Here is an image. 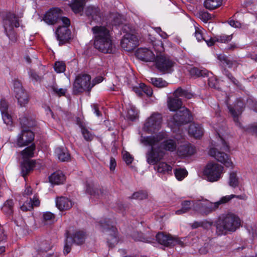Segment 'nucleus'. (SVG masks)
Masks as SVG:
<instances>
[{
  "label": "nucleus",
  "mask_w": 257,
  "mask_h": 257,
  "mask_svg": "<svg viewBox=\"0 0 257 257\" xmlns=\"http://www.w3.org/2000/svg\"><path fill=\"white\" fill-rule=\"evenodd\" d=\"M91 30L94 34V48L103 53H112L114 45L112 43L110 30L103 26H96Z\"/></svg>",
  "instance_id": "obj_1"
},
{
  "label": "nucleus",
  "mask_w": 257,
  "mask_h": 257,
  "mask_svg": "<svg viewBox=\"0 0 257 257\" xmlns=\"http://www.w3.org/2000/svg\"><path fill=\"white\" fill-rule=\"evenodd\" d=\"M167 137V133L165 132H160L157 135L153 136L143 137L141 136L140 142L145 146H149L151 147L150 151L147 154V161L150 165H155L160 160H161L164 155L163 151L160 150L158 145L160 142Z\"/></svg>",
  "instance_id": "obj_2"
},
{
  "label": "nucleus",
  "mask_w": 257,
  "mask_h": 257,
  "mask_svg": "<svg viewBox=\"0 0 257 257\" xmlns=\"http://www.w3.org/2000/svg\"><path fill=\"white\" fill-rule=\"evenodd\" d=\"M229 147L225 141L220 138V143L217 144L215 147L211 148L208 152L209 155L214 158L217 161L224 164L228 168L233 167V164L229 156L225 152H229Z\"/></svg>",
  "instance_id": "obj_3"
},
{
  "label": "nucleus",
  "mask_w": 257,
  "mask_h": 257,
  "mask_svg": "<svg viewBox=\"0 0 257 257\" xmlns=\"http://www.w3.org/2000/svg\"><path fill=\"white\" fill-rule=\"evenodd\" d=\"M240 225V221L238 217L233 214H227L218 221L216 225L217 232L219 235H221L227 231H235Z\"/></svg>",
  "instance_id": "obj_4"
},
{
  "label": "nucleus",
  "mask_w": 257,
  "mask_h": 257,
  "mask_svg": "<svg viewBox=\"0 0 257 257\" xmlns=\"http://www.w3.org/2000/svg\"><path fill=\"white\" fill-rule=\"evenodd\" d=\"M99 225L102 231L105 234L107 242L109 247H113L118 242V232L116 227L110 224V220L106 219L101 220Z\"/></svg>",
  "instance_id": "obj_5"
},
{
  "label": "nucleus",
  "mask_w": 257,
  "mask_h": 257,
  "mask_svg": "<svg viewBox=\"0 0 257 257\" xmlns=\"http://www.w3.org/2000/svg\"><path fill=\"white\" fill-rule=\"evenodd\" d=\"M19 26V19L15 14L11 13L7 14L4 19V27L6 35L13 42L17 40V34L14 28H18Z\"/></svg>",
  "instance_id": "obj_6"
},
{
  "label": "nucleus",
  "mask_w": 257,
  "mask_h": 257,
  "mask_svg": "<svg viewBox=\"0 0 257 257\" xmlns=\"http://www.w3.org/2000/svg\"><path fill=\"white\" fill-rule=\"evenodd\" d=\"M93 87L91 83V77L87 74L78 75L73 83V93L77 94L84 91H90Z\"/></svg>",
  "instance_id": "obj_7"
},
{
  "label": "nucleus",
  "mask_w": 257,
  "mask_h": 257,
  "mask_svg": "<svg viewBox=\"0 0 257 257\" xmlns=\"http://www.w3.org/2000/svg\"><path fill=\"white\" fill-rule=\"evenodd\" d=\"M223 170V166L212 162L208 163L205 166L203 171V175L208 181L216 182L221 178Z\"/></svg>",
  "instance_id": "obj_8"
},
{
  "label": "nucleus",
  "mask_w": 257,
  "mask_h": 257,
  "mask_svg": "<svg viewBox=\"0 0 257 257\" xmlns=\"http://www.w3.org/2000/svg\"><path fill=\"white\" fill-rule=\"evenodd\" d=\"M191 119L192 115L189 110L183 106L177 111L174 116L168 120V123L170 127H173L189 122Z\"/></svg>",
  "instance_id": "obj_9"
},
{
  "label": "nucleus",
  "mask_w": 257,
  "mask_h": 257,
  "mask_svg": "<svg viewBox=\"0 0 257 257\" xmlns=\"http://www.w3.org/2000/svg\"><path fill=\"white\" fill-rule=\"evenodd\" d=\"M162 116L158 112H154L145 121L143 130L148 133H153L158 131L161 127Z\"/></svg>",
  "instance_id": "obj_10"
},
{
  "label": "nucleus",
  "mask_w": 257,
  "mask_h": 257,
  "mask_svg": "<svg viewBox=\"0 0 257 257\" xmlns=\"http://www.w3.org/2000/svg\"><path fill=\"white\" fill-rule=\"evenodd\" d=\"M62 22L64 26H59L55 32V35L60 45L67 42L70 39L71 36V31L68 29L70 25V20L68 18L63 17Z\"/></svg>",
  "instance_id": "obj_11"
},
{
  "label": "nucleus",
  "mask_w": 257,
  "mask_h": 257,
  "mask_svg": "<svg viewBox=\"0 0 257 257\" xmlns=\"http://www.w3.org/2000/svg\"><path fill=\"white\" fill-rule=\"evenodd\" d=\"M86 237V233L82 230L75 231L71 237L66 236V239L64 246V254H68L71 249V245L74 242L78 245L83 243Z\"/></svg>",
  "instance_id": "obj_12"
},
{
  "label": "nucleus",
  "mask_w": 257,
  "mask_h": 257,
  "mask_svg": "<svg viewBox=\"0 0 257 257\" xmlns=\"http://www.w3.org/2000/svg\"><path fill=\"white\" fill-rule=\"evenodd\" d=\"M155 59L156 68L163 73H171L173 70L175 63L168 57L160 55L157 56Z\"/></svg>",
  "instance_id": "obj_13"
},
{
  "label": "nucleus",
  "mask_w": 257,
  "mask_h": 257,
  "mask_svg": "<svg viewBox=\"0 0 257 257\" xmlns=\"http://www.w3.org/2000/svg\"><path fill=\"white\" fill-rule=\"evenodd\" d=\"M34 139V133L28 130L23 128L18 135L16 143L18 147H23L28 146Z\"/></svg>",
  "instance_id": "obj_14"
},
{
  "label": "nucleus",
  "mask_w": 257,
  "mask_h": 257,
  "mask_svg": "<svg viewBox=\"0 0 257 257\" xmlns=\"http://www.w3.org/2000/svg\"><path fill=\"white\" fill-rule=\"evenodd\" d=\"M62 11L58 8H54L47 12L43 20L47 24L53 25L59 20H62Z\"/></svg>",
  "instance_id": "obj_15"
},
{
  "label": "nucleus",
  "mask_w": 257,
  "mask_h": 257,
  "mask_svg": "<svg viewBox=\"0 0 257 257\" xmlns=\"http://www.w3.org/2000/svg\"><path fill=\"white\" fill-rule=\"evenodd\" d=\"M138 39L137 37L131 34H125L121 41L122 48L127 51L133 50L138 45Z\"/></svg>",
  "instance_id": "obj_16"
},
{
  "label": "nucleus",
  "mask_w": 257,
  "mask_h": 257,
  "mask_svg": "<svg viewBox=\"0 0 257 257\" xmlns=\"http://www.w3.org/2000/svg\"><path fill=\"white\" fill-rule=\"evenodd\" d=\"M198 203L196 211L202 214L207 215L215 210L218 207V203H212L206 199L203 200V202L197 201Z\"/></svg>",
  "instance_id": "obj_17"
},
{
  "label": "nucleus",
  "mask_w": 257,
  "mask_h": 257,
  "mask_svg": "<svg viewBox=\"0 0 257 257\" xmlns=\"http://www.w3.org/2000/svg\"><path fill=\"white\" fill-rule=\"evenodd\" d=\"M18 84L19 87H16L15 88L16 97L18 100L19 104L21 106H25L29 101V96L22 87L21 83H18Z\"/></svg>",
  "instance_id": "obj_18"
},
{
  "label": "nucleus",
  "mask_w": 257,
  "mask_h": 257,
  "mask_svg": "<svg viewBox=\"0 0 257 257\" xmlns=\"http://www.w3.org/2000/svg\"><path fill=\"white\" fill-rule=\"evenodd\" d=\"M136 55L139 59L144 61L151 62L155 59V55L153 52L146 48L138 49Z\"/></svg>",
  "instance_id": "obj_19"
},
{
  "label": "nucleus",
  "mask_w": 257,
  "mask_h": 257,
  "mask_svg": "<svg viewBox=\"0 0 257 257\" xmlns=\"http://www.w3.org/2000/svg\"><path fill=\"white\" fill-rule=\"evenodd\" d=\"M167 137L168 135L167 134V137L160 142L159 144L158 145V147L159 149H160V150L162 151L173 152L176 150L177 147L176 142L173 139H167Z\"/></svg>",
  "instance_id": "obj_20"
},
{
  "label": "nucleus",
  "mask_w": 257,
  "mask_h": 257,
  "mask_svg": "<svg viewBox=\"0 0 257 257\" xmlns=\"http://www.w3.org/2000/svg\"><path fill=\"white\" fill-rule=\"evenodd\" d=\"M228 108L230 113L231 114L233 117L234 121L236 123L240 124L238 122V116L242 113L243 110V102L240 100H239L233 107L230 105L228 106Z\"/></svg>",
  "instance_id": "obj_21"
},
{
  "label": "nucleus",
  "mask_w": 257,
  "mask_h": 257,
  "mask_svg": "<svg viewBox=\"0 0 257 257\" xmlns=\"http://www.w3.org/2000/svg\"><path fill=\"white\" fill-rule=\"evenodd\" d=\"M156 238L158 243L167 247L172 246V244L175 241L173 236L163 232H159L157 234Z\"/></svg>",
  "instance_id": "obj_22"
},
{
  "label": "nucleus",
  "mask_w": 257,
  "mask_h": 257,
  "mask_svg": "<svg viewBox=\"0 0 257 257\" xmlns=\"http://www.w3.org/2000/svg\"><path fill=\"white\" fill-rule=\"evenodd\" d=\"M198 205L199 204L193 201H184L181 203L182 208L180 209L176 210L175 213L176 214L180 215L182 213H186L191 209L196 211Z\"/></svg>",
  "instance_id": "obj_23"
},
{
  "label": "nucleus",
  "mask_w": 257,
  "mask_h": 257,
  "mask_svg": "<svg viewBox=\"0 0 257 257\" xmlns=\"http://www.w3.org/2000/svg\"><path fill=\"white\" fill-rule=\"evenodd\" d=\"M85 15L94 21H99L101 19V15L98 8L94 6H88L85 10Z\"/></svg>",
  "instance_id": "obj_24"
},
{
  "label": "nucleus",
  "mask_w": 257,
  "mask_h": 257,
  "mask_svg": "<svg viewBox=\"0 0 257 257\" xmlns=\"http://www.w3.org/2000/svg\"><path fill=\"white\" fill-rule=\"evenodd\" d=\"M56 204L60 210H68L72 206L71 201L64 197L57 198L56 200Z\"/></svg>",
  "instance_id": "obj_25"
},
{
  "label": "nucleus",
  "mask_w": 257,
  "mask_h": 257,
  "mask_svg": "<svg viewBox=\"0 0 257 257\" xmlns=\"http://www.w3.org/2000/svg\"><path fill=\"white\" fill-rule=\"evenodd\" d=\"M36 167V161L24 160L21 164V173L23 177H25Z\"/></svg>",
  "instance_id": "obj_26"
},
{
  "label": "nucleus",
  "mask_w": 257,
  "mask_h": 257,
  "mask_svg": "<svg viewBox=\"0 0 257 257\" xmlns=\"http://www.w3.org/2000/svg\"><path fill=\"white\" fill-rule=\"evenodd\" d=\"M182 102L180 98L169 97L167 100V106L170 111H176L181 109Z\"/></svg>",
  "instance_id": "obj_27"
},
{
  "label": "nucleus",
  "mask_w": 257,
  "mask_h": 257,
  "mask_svg": "<svg viewBox=\"0 0 257 257\" xmlns=\"http://www.w3.org/2000/svg\"><path fill=\"white\" fill-rule=\"evenodd\" d=\"M188 133L190 136H193L195 138H199L203 135L202 128L198 124L192 123L189 125Z\"/></svg>",
  "instance_id": "obj_28"
},
{
  "label": "nucleus",
  "mask_w": 257,
  "mask_h": 257,
  "mask_svg": "<svg viewBox=\"0 0 257 257\" xmlns=\"http://www.w3.org/2000/svg\"><path fill=\"white\" fill-rule=\"evenodd\" d=\"M133 238L136 241H142L144 242L150 243L154 240V235H147L145 236L143 233L135 231L133 233Z\"/></svg>",
  "instance_id": "obj_29"
},
{
  "label": "nucleus",
  "mask_w": 257,
  "mask_h": 257,
  "mask_svg": "<svg viewBox=\"0 0 257 257\" xmlns=\"http://www.w3.org/2000/svg\"><path fill=\"white\" fill-rule=\"evenodd\" d=\"M55 153L58 158L62 162L68 161L70 159V155L66 148H57Z\"/></svg>",
  "instance_id": "obj_30"
},
{
  "label": "nucleus",
  "mask_w": 257,
  "mask_h": 257,
  "mask_svg": "<svg viewBox=\"0 0 257 257\" xmlns=\"http://www.w3.org/2000/svg\"><path fill=\"white\" fill-rule=\"evenodd\" d=\"M65 180V176L61 171L54 172L49 177L50 182L52 184H59L62 183Z\"/></svg>",
  "instance_id": "obj_31"
},
{
  "label": "nucleus",
  "mask_w": 257,
  "mask_h": 257,
  "mask_svg": "<svg viewBox=\"0 0 257 257\" xmlns=\"http://www.w3.org/2000/svg\"><path fill=\"white\" fill-rule=\"evenodd\" d=\"M85 3V0H73L70 6L74 13L78 14L82 12Z\"/></svg>",
  "instance_id": "obj_32"
},
{
  "label": "nucleus",
  "mask_w": 257,
  "mask_h": 257,
  "mask_svg": "<svg viewBox=\"0 0 257 257\" xmlns=\"http://www.w3.org/2000/svg\"><path fill=\"white\" fill-rule=\"evenodd\" d=\"M86 191L91 195V197L96 198H99L102 194L101 190L95 188L93 184H87Z\"/></svg>",
  "instance_id": "obj_33"
},
{
  "label": "nucleus",
  "mask_w": 257,
  "mask_h": 257,
  "mask_svg": "<svg viewBox=\"0 0 257 257\" xmlns=\"http://www.w3.org/2000/svg\"><path fill=\"white\" fill-rule=\"evenodd\" d=\"M189 73L192 76H209V71L204 68L200 69L196 67H193L189 70Z\"/></svg>",
  "instance_id": "obj_34"
},
{
  "label": "nucleus",
  "mask_w": 257,
  "mask_h": 257,
  "mask_svg": "<svg viewBox=\"0 0 257 257\" xmlns=\"http://www.w3.org/2000/svg\"><path fill=\"white\" fill-rule=\"evenodd\" d=\"M35 145L33 144L31 146L25 148L24 150L21 152V155H22L24 159H27L34 157V151L35 150Z\"/></svg>",
  "instance_id": "obj_35"
},
{
  "label": "nucleus",
  "mask_w": 257,
  "mask_h": 257,
  "mask_svg": "<svg viewBox=\"0 0 257 257\" xmlns=\"http://www.w3.org/2000/svg\"><path fill=\"white\" fill-rule=\"evenodd\" d=\"M195 152V148L189 145L181 146L179 150V155L183 156H191Z\"/></svg>",
  "instance_id": "obj_36"
},
{
  "label": "nucleus",
  "mask_w": 257,
  "mask_h": 257,
  "mask_svg": "<svg viewBox=\"0 0 257 257\" xmlns=\"http://www.w3.org/2000/svg\"><path fill=\"white\" fill-rule=\"evenodd\" d=\"M138 117V112L136 108L132 105H129L127 108L126 117L131 120H134Z\"/></svg>",
  "instance_id": "obj_37"
},
{
  "label": "nucleus",
  "mask_w": 257,
  "mask_h": 257,
  "mask_svg": "<svg viewBox=\"0 0 257 257\" xmlns=\"http://www.w3.org/2000/svg\"><path fill=\"white\" fill-rule=\"evenodd\" d=\"M236 198L240 200H245L247 198L245 195H236L231 194L230 195H227L224 197H222L220 200L216 202L215 203H218V206L223 203H225L228 202L229 200L232 199V198Z\"/></svg>",
  "instance_id": "obj_38"
},
{
  "label": "nucleus",
  "mask_w": 257,
  "mask_h": 257,
  "mask_svg": "<svg viewBox=\"0 0 257 257\" xmlns=\"http://www.w3.org/2000/svg\"><path fill=\"white\" fill-rule=\"evenodd\" d=\"M155 169L159 173L169 174L172 172V168L170 165L165 162H161L155 168Z\"/></svg>",
  "instance_id": "obj_39"
},
{
  "label": "nucleus",
  "mask_w": 257,
  "mask_h": 257,
  "mask_svg": "<svg viewBox=\"0 0 257 257\" xmlns=\"http://www.w3.org/2000/svg\"><path fill=\"white\" fill-rule=\"evenodd\" d=\"M221 4L222 0H205L204 2V7L210 10L219 7Z\"/></svg>",
  "instance_id": "obj_40"
},
{
  "label": "nucleus",
  "mask_w": 257,
  "mask_h": 257,
  "mask_svg": "<svg viewBox=\"0 0 257 257\" xmlns=\"http://www.w3.org/2000/svg\"><path fill=\"white\" fill-rule=\"evenodd\" d=\"M50 88L53 93L59 97L65 96L67 92V88H59L56 84L50 86Z\"/></svg>",
  "instance_id": "obj_41"
},
{
  "label": "nucleus",
  "mask_w": 257,
  "mask_h": 257,
  "mask_svg": "<svg viewBox=\"0 0 257 257\" xmlns=\"http://www.w3.org/2000/svg\"><path fill=\"white\" fill-rule=\"evenodd\" d=\"M174 98H179L180 97H184L188 99H190L192 97V94L188 92L187 91L182 89L181 88H178L176 89L174 93Z\"/></svg>",
  "instance_id": "obj_42"
},
{
  "label": "nucleus",
  "mask_w": 257,
  "mask_h": 257,
  "mask_svg": "<svg viewBox=\"0 0 257 257\" xmlns=\"http://www.w3.org/2000/svg\"><path fill=\"white\" fill-rule=\"evenodd\" d=\"M150 81L153 85L159 88L166 87L168 84L161 78H151Z\"/></svg>",
  "instance_id": "obj_43"
},
{
  "label": "nucleus",
  "mask_w": 257,
  "mask_h": 257,
  "mask_svg": "<svg viewBox=\"0 0 257 257\" xmlns=\"http://www.w3.org/2000/svg\"><path fill=\"white\" fill-rule=\"evenodd\" d=\"M112 25H119L122 23L121 16L118 14H112L110 15L109 18Z\"/></svg>",
  "instance_id": "obj_44"
},
{
  "label": "nucleus",
  "mask_w": 257,
  "mask_h": 257,
  "mask_svg": "<svg viewBox=\"0 0 257 257\" xmlns=\"http://www.w3.org/2000/svg\"><path fill=\"white\" fill-rule=\"evenodd\" d=\"M14 202L13 200H7L4 204L2 209L5 213L11 214L13 212Z\"/></svg>",
  "instance_id": "obj_45"
},
{
  "label": "nucleus",
  "mask_w": 257,
  "mask_h": 257,
  "mask_svg": "<svg viewBox=\"0 0 257 257\" xmlns=\"http://www.w3.org/2000/svg\"><path fill=\"white\" fill-rule=\"evenodd\" d=\"M195 33L194 36L198 42H200L205 40V36H204V30L201 27L195 26Z\"/></svg>",
  "instance_id": "obj_46"
},
{
  "label": "nucleus",
  "mask_w": 257,
  "mask_h": 257,
  "mask_svg": "<svg viewBox=\"0 0 257 257\" xmlns=\"http://www.w3.org/2000/svg\"><path fill=\"white\" fill-rule=\"evenodd\" d=\"M228 183L229 186L233 188H235L238 186L239 184V181L236 173L232 172L230 174Z\"/></svg>",
  "instance_id": "obj_47"
},
{
  "label": "nucleus",
  "mask_w": 257,
  "mask_h": 257,
  "mask_svg": "<svg viewBox=\"0 0 257 257\" xmlns=\"http://www.w3.org/2000/svg\"><path fill=\"white\" fill-rule=\"evenodd\" d=\"M175 177L178 180H183L187 175V171L184 169H176L174 171Z\"/></svg>",
  "instance_id": "obj_48"
},
{
  "label": "nucleus",
  "mask_w": 257,
  "mask_h": 257,
  "mask_svg": "<svg viewBox=\"0 0 257 257\" xmlns=\"http://www.w3.org/2000/svg\"><path fill=\"white\" fill-rule=\"evenodd\" d=\"M232 38V35H227L225 34H221L215 36V40L216 42L220 43H227L230 41Z\"/></svg>",
  "instance_id": "obj_49"
},
{
  "label": "nucleus",
  "mask_w": 257,
  "mask_h": 257,
  "mask_svg": "<svg viewBox=\"0 0 257 257\" xmlns=\"http://www.w3.org/2000/svg\"><path fill=\"white\" fill-rule=\"evenodd\" d=\"M148 197V193L146 191H140L135 192L132 196V199L143 200L146 199Z\"/></svg>",
  "instance_id": "obj_50"
},
{
  "label": "nucleus",
  "mask_w": 257,
  "mask_h": 257,
  "mask_svg": "<svg viewBox=\"0 0 257 257\" xmlns=\"http://www.w3.org/2000/svg\"><path fill=\"white\" fill-rule=\"evenodd\" d=\"M81 128V133L84 138L87 141H91L93 138V135L85 127L80 125Z\"/></svg>",
  "instance_id": "obj_51"
},
{
  "label": "nucleus",
  "mask_w": 257,
  "mask_h": 257,
  "mask_svg": "<svg viewBox=\"0 0 257 257\" xmlns=\"http://www.w3.org/2000/svg\"><path fill=\"white\" fill-rule=\"evenodd\" d=\"M66 65L63 61H57L55 62L54 69L57 73H62L65 71Z\"/></svg>",
  "instance_id": "obj_52"
},
{
  "label": "nucleus",
  "mask_w": 257,
  "mask_h": 257,
  "mask_svg": "<svg viewBox=\"0 0 257 257\" xmlns=\"http://www.w3.org/2000/svg\"><path fill=\"white\" fill-rule=\"evenodd\" d=\"M222 60L223 64L229 68H235L237 66V63L235 61L231 60L226 57H224Z\"/></svg>",
  "instance_id": "obj_53"
},
{
  "label": "nucleus",
  "mask_w": 257,
  "mask_h": 257,
  "mask_svg": "<svg viewBox=\"0 0 257 257\" xmlns=\"http://www.w3.org/2000/svg\"><path fill=\"white\" fill-rule=\"evenodd\" d=\"M55 219V215L51 212H47L43 214V220L46 223L53 222Z\"/></svg>",
  "instance_id": "obj_54"
},
{
  "label": "nucleus",
  "mask_w": 257,
  "mask_h": 257,
  "mask_svg": "<svg viewBox=\"0 0 257 257\" xmlns=\"http://www.w3.org/2000/svg\"><path fill=\"white\" fill-rule=\"evenodd\" d=\"M1 113L4 122L8 125L12 124V116L8 113V111Z\"/></svg>",
  "instance_id": "obj_55"
},
{
  "label": "nucleus",
  "mask_w": 257,
  "mask_h": 257,
  "mask_svg": "<svg viewBox=\"0 0 257 257\" xmlns=\"http://www.w3.org/2000/svg\"><path fill=\"white\" fill-rule=\"evenodd\" d=\"M20 122L23 127H29L32 125L29 119L25 116L20 118Z\"/></svg>",
  "instance_id": "obj_56"
},
{
  "label": "nucleus",
  "mask_w": 257,
  "mask_h": 257,
  "mask_svg": "<svg viewBox=\"0 0 257 257\" xmlns=\"http://www.w3.org/2000/svg\"><path fill=\"white\" fill-rule=\"evenodd\" d=\"M32 201L30 200L29 201H26L21 206V209L23 211H27L31 210L33 209V205L32 204Z\"/></svg>",
  "instance_id": "obj_57"
},
{
  "label": "nucleus",
  "mask_w": 257,
  "mask_h": 257,
  "mask_svg": "<svg viewBox=\"0 0 257 257\" xmlns=\"http://www.w3.org/2000/svg\"><path fill=\"white\" fill-rule=\"evenodd\" d=\"M140 88L148 96H150L152 95L153 90L150 87L146 86L144 83H141Z\"/></svg>",
  "instance_id": "obj_58"
},
{
  "label": "nucleus",
  "mask_w": 257,
  "mask_h": 257,
  "mask_svg": "<svg viewBox=\"0 0 257 257\" xmlns=\"http://www.w3.org/2000/svg\"><path fill=\"white\" fill-rule=\"evenodd\" d=\"M208 84L210 87L216 88L218 85V81L215 77L209 76Z\"/></svg>",
  "instance_id": "obj_59"
},
{
  "label": "nucleus",
  "mask_w": 257,
  "mask_h": 257,
  "mask_svg": "<svg viewBox=\"0 0 257 257\" xmlns=\"http://www.w3.org/2000/svg\"><path fill=\"white\" fill-rule=\"evenodd\" d=\"M154 49L158 52H161L164 50V44L161 41H158L155 44H153Z\"/></svg>",
  "instance_id": "obj_60"
},
{
  "label": "nucleus",
  "mask_w": 257,
  "mask_h": 257,
  "mask_svg": "<svg viewBox=\"0 0 257 257\" xmlns=\"http://www.w3.org/2000/svg\"><path fill=\"white\" fill-rule=\"evenodd\" d=\"M223 74L226 76L231 82L235 85H237L238 81L232 75V74L226 69L223 71Z\"/></svg>",
  "instance_id": "obj_61"
},
{
  "label": "nucleus",
  "mask_w": 257,
  "mask_h": 257,
  "mask_svg": "<svg viewBox=\"0 0 257 257\" xmlns=\"http://www.w3.org/2000/svg\"><path fill=\"white\" fill-rule=\"evenodd\" d=\"M8 105L7 102L5 99L0 100V110L1 113L8 111Z\"/></svg>",
  "instance_id": "obj_62"
},
{
  "label": "nucleus",
  "mask_w": 257,
  "mask_h": 257,
  "mask_svg": "<svg viewBox=\"0 0 257 257\" xmlns=\"http://www.w3.org/2000/svg\"><path fill=\"white\" fill-rule=\"evenodd\" d=\"M123 159L127 165L131 164L133 161V157L126 152L123 153Z\"/></svg>",
  "instance_id": "obj_63"
},
{
  "label": "nucleus",
  "mask_w": 257,
  "mask_h": 257,
  "mask_svg": "<svg viewBox=\"0 0 257 257\" xmlns=\"http://www.w3.org/2000/svg\"><path fill=\"white\" fill-rule=\"evenodd\" d=\"M201 19L204 22H207L209 20L211 19V15L207 12L202 13L200 15Z\"/></svg>",
  "instance_id": "obj_64"
}]
</instances>
